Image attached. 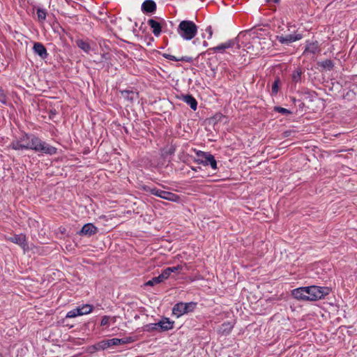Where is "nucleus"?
Instances as JSON below:
<instances>
[{
	"mask_svg": "<svg viewBox=\"0 0 357 357\" xmlns=\"http://www.w3.org/2000/svg\"><path fill=\"white\" fill-rule=\"evenodd\" d=\"M164 56L172 61H190V59L186 56H182L181 58H176V56L171 54H164Z\"/></svg>",
	"mask_w": 357,
	"mask_h": 357,
	"instance_id": "5701e85b",
	"label": "nucleus"
},
{
	"mask_svg": "<svg viewBox=\"0 0 357 357\" xmlns=\"http://www.w3.org/2000/svg\"><path fill=\"white\" fill-rule=\"evenodd\" d=\"M33 50L41 59H45L48 55L45 47L40 43H35Z\"/></svg>",
	"mask_w": 357,
	"mask_h": 357,
	"instance_id": "9b49d317",
	"label": "nucleus"
},
{
	"mask_svg": "<svg viewBox=\"0 0 357 357\" xmlns=\"http://www.w3.org/2000/svg\"><path fill=\"white\" fill-rule=\"evenodd\" d=\"M279 79H276L272 85V93L276 94L278 91Z\"/></svg>",
	"mask_w": 357,
	"mask_h": 357,
	"instance_id": "473e14b6",
	"label": "nucleus"
},
{
	"mask_svg": "<svg viewBox=\"0 0 357 357\" xmlns=\"http://www.w3.org/2000/svg\"><path fill=\"white\" fill-rule=\"evenodd\" d=\"M275 111H277L282 114H291V112L285 108L281 107H275L274 108Z\"/></svg>",
	"mask_w": 357,
	"mask_h": 357,
	"instance_id": "2f4dec72",
	"label": "nucleus"
},
{
	"mask_svg": "<svg viewBox=\"0 0 357 357\" xmlns=\"http://www.w3.org/2000/svg\"><path fill=\"white\" fill-rule=\"evenodd\" d=\"M142 9L146 13H153L156 10V4L152 0H146L142 5Z\"/></svg>",
	"mask_w": 357,
	"mask_h": 357,
	"instance_id": "f8f14e48",
	"label": "nucleus"
},
{
	"mask_svg": "<svg viewBox=\"0 0 357 357\" xmlns=\"http://www.w3.org/2000/svg\"><path fill=\"white\" fill-rule=\"evenodd\" d=\"M146 327L147 331H155L159 329V325H158V323L151 324L149 325H147Z\"/></svg>",
	"mask_w": 357,
	"mask_h": 357,
	"instance_id": "72a5a7b5",
	"label": "nucleus"
},
{
	"mask_svg": "<svg viewBox=\"0 0 357 357\" xmlns=\"http://www.w3.org/2000/svg\"><path fill=\"white\" fill-rule=\"evenodd\" d=\"M302 74H303V72H302L301 69L297 68L296 70H295L291 75L292 82L295 84L300 82L301 80Z\"/></svg>",
	"mask_w": 357,
	"mask_h": 357,
	"instance_id": "aec40b11",
	"label": "nucleus"
},
{
	"mask_svg": "<svg viewBox=\"0 0 357 357\" xmlns=\"http://www.w3.org/2000/svg\"><path fill=\"white\" fill-rule=\"evenodd\" d=\"M195 305L196 304L192 302L177 303L174 306L172 313L176 317H179L185 313L193 311Z\"/></svg>",
	"mask_w": 357,
	"mask_h": 357,
	"instance_id": "39448f33",
	"label": "nucleus"
},
{
	"mask_svg": "<svg viewBox=\"0 0 357 357\" xmlns=\"http://www.w3.org/2000/svg\"><path fill=\"white\" fill-rule=\"evenodd\" d=\"M204 45L205 46H206V45H207L206 42H204Z\"/></svg>",
	"mask_w": 357,
	"mask_h": 357,
	"instance_id": "ea45409f",
	"label": "nucleus"
},
{
	"mask_svg": "<svg viewBox=\"0 0 357 357\" xmlns=\"http://www.w3.org/2000/svg\"><path fill=\"white\" fill-rule=\"evenodd\" d=\"M148 24L151 26V28L152 29L153 33L155 36H158L160 34V33H161V26H160V24L159 22H158L157 21L154 20L153 19H150L148 21Z\"/></svg>",
	"mask_w": 357,
	"mask_h": 357,
	"instance_id": "dca6fc26",
	"label": "nucleus"
},
{
	"mask_svg": "<svg viewBox=\"0 0 357 357\" xmlns=\"http://www.w3.org/2000/svg\"><path fill=\"white\" fill-rule=\"evenodd\" d=\"M170 275H171V273H170L168 268H167L158 276H159V278L160 279V280L162 282H163L164 280H167L170 276Z\"/></svg>",
	"mask_w": 357,
	"mask_h": 357,
	"instance_id": "cd10ccee",
	"label": "nucleus"
},
{
	"mask_svg": "<svg viewBox=\"0 0 357 357\" xmlns=\"http://www.w3.org/2000/svg\"><path fill=\"white\" fill-rule=\"evenodd\" d=\"M0 101L3 103H6V96L1 90H0Z\"/></svg>",
	"mask_w": 357,
	"mask_h": 357,
	"instance_id": "e433bc0d",
	"label": "nucleus"
},
{
	"mask_svg": "<svg viewBox=\"0 0 357 357\" xmlns=\"http://www.w3.org/2000/svg\"><path fill=\"white\" fill-rule=\"evenodd\" d=\"M302 38V35L300 33L289 34L287 36H278L277 39L282 44L289 45L293 42L299 40Z\"/></svg>",
	"mask_w": 357,
	"mask_h": 357,
	"instance_id": "6e6552de",
	"label": "nucleus"
},
{
	"mask_svg": "<svg viewBox=\"0 0 357 357\" xmlns=\"http://www.w3.org/2000/svg\"><path fill=\"white\" fill-rule=\"evenodd\" d=\"M234 43H235L234 41H228V42L222 43V44H221L220 45H218L216 47L210 48L209 50L210 51H213V52H223L226 49H229L230 47H233L234 45Z\"/></svg>",
	"mask_w": 357,
	"mask_h": 357,
	"instance_id": "f3484780",
	"label": "nucleus"
},
{
	"mask_svg": "<svg viewBox=\"0 0 357 357\" xmlns=\"http://www.w3.org/2000/svg\"><path fill=\"white\" fill-rule=\"evenodd\" d=\"M161 198L174 202H178L180 199L178 195L165 190H162Z\"/></svg>",
	"mask_w": 357,
	"mask_h": 357,
	"instance_id": "a211bd4d",
	"label": "nucleus"
},
{
	"mask_svg": "<svg viewBox=\"0 0 357 357\" xmlns=\"http://www.w3.org/2000/svg\"><path fill=\"white\" fill-rule=\"evenodd\" d=\"M147 192H149L151 194L159 197L161 198L162 190L155 188H148L146 190Z\"/></svg>",
	"mask_w": 357,
	"mask_h": 357,
	"instance_id": "a878e982",
	"label": "nucleus"
},
{
	"mask_svg": "<svg viewBox=\"0 0 357 357\" xmlns=\"http://www.w3.org/2000/svg\"><path fill=\"white\" fill-rule=\"evenodd\" d=\"M10 147L14 150L32 149L38 152L54 155L56 152V149L47 143L42 142L39 138L26 134L22 135L19 138L13 140Z\"/></svg>",
	"mask_w": 357,
	"mask_h": 357,
	"instance_id": "f257e3e1",
	"label": "nucleus"
},
{
	"mask_svg": "<svg viewBox=\"0 0 357 357\" xmlns=\"http://www.w3.org/2000/svg\"><path fill=\"white\" fill-rule=\"evenodd\" d=\"M192 170H194V171H197V169H196V168H192Z\"/></svg>",
	"mask_w": 357,
	"mask_h": 357,
	"instance_id": "a19ab883",
	"label": "nucleus"
},
{
	"mask_svg": "<svg viewBox=\"0 0 357 357\" xmlns=\"http://www.w3.org/2000/svg\"><path fill=\"white\" fill-rule=\"evenodd\" d=\"M174 322L169 321L168 318H164L158 323L159 325V329L161 331H165L170 330L173 328Z\"/></svg>",
	"mask_w": 357,
	"mask_h": 357,
	"instance_id": "4468645a",
	"label": "nucleus"
},
{
	"mask_svg": "<svg viewBox=\"0 0 357 357\" xmlns=\"http://www.w3.org/2000/svg\"><path fill=\"white\" fill-rule=\"evenodd\" d=\"M307 291V301H317L321 299L328 294V289L317 286L305 287Z\"/></svg>",
	"mask_w": 357,
	"mask_h": 357,
	"instance_id": "20e7f679",
	"label": "nucleus"
},
{
	"mask_svg": "<svg viewBox=\"0 0 357 357\" xmlns=\"http://www.w3.org/2000/svg\"><path fill=\"white\" fill-rule=\"evenodd\" d=\"M122 94L124 96V98H126L130 100H132L136 96L135 93H134L133 91H123Z\"/></svg>",
	"mask_w": 357,
	"mask_h": 357,
	"instance_id": "c85d7f7f",
	"label": "nucleus"
},
{
	"mask_svg": "<svg viewBox=\"0 0 357 357\" xmlns=\"http://www.w3.org/2000/svg\"><path fill=\"white\" fill-rule=\"evenodd\" d=\"M321 66L323 68H327L328 70H331L333 68V64L332 61L329 60V59H326V60L322 61Z\"/></svg>",
	"mask_w": 357,
	"mask_h": 357,
	"instance_id": "c756f323",
	"label": "nucleus"
},
{
	"mask_svg": "<svg viewBox=\"0 0 357 357\" xmlns=\"http://www.w3.org/2000/svg\"><path fill=\"white\" fill-rule=\"evenodd\" d=\"M183 99L185 102L190 105L192 109H197V102L193 96H192L191 95H186L183 96Z\"/></svg>",
	"mask_w": 357,
	"mask_h": 357,
	"instance_id": "6ab92c4d",
	"label": "nucleus"
},
{
	"mask_svg": "<svg viewBox=\"0 0 357 357\" xmlns=\"http://www.w3.org/2000/svg\"><path fill=\"white\" fill-rule=\"evenodd\" d=\"M93 310V306L89 304L83 305L80 307H77L70 311L67 314V318H74L77 316L88 314Z\"/></svg>",
	"mask_w": 357,
	"mask_h": 357,
	"instance_id": "423d86ee",
	"label": "nucleus"
},
{
	"mask_svg": "<svg viewBox=\"0 0 357 357\" xmlns=\"http://www.w3.org/2000/svg\"><path fill=\"white\" fill-rule=\"evenodd\" d=\"M37 16L40 22H43L46 18V12L43 9L38 8L37 10Z\"/></svg>",
	"mask_w": 357,
	"mask_h": 357,
	"instance_id": "bb28decb",
	"label": "nucleus"
},
{
	"mask_svg": "<svg viewBox=\"0 0 357 357\" xmlns=\"http://www.w3.org/2000/svg\"><path fill=\"white\" fill-rule=\"evenodd\" d=\"M77 45L80 49L84 50L85 52H89L90 50L89 45L83 40H77Z\"/></svg>",
	"mask_w": 357,
	"mask_h": 357,
	"instance_id": "4be33fe9",
	"label": "nucleus"
},
{
	"mask_svg": "<svg viewBox=\"0 0 357 357\" xmlns=\"http://www.w3.org/2000/svg\"><path fill=\"white\" fill-rule=\"evenodd\" d=\"M197 155L202 156V159L197 160L198 163L203 164L204 165H210L213 169H217V162L213 155L202 151H200V153H198Z\"/></svg>",
	"mask_w": 357,
	"mask_h": 357,
	"instance_id": "0eeeda50",
	"label": "nucleus"
},
{
	"mask_svg": "<svg viewBox=\"0 0 357 357\" xmlns=\"http://www.w3.org/2000/svg\"><path fill=\"white\" fill-rule=\"evenodd\" d=\"M174 151V149H171L170 151H169V153H173Z\"/></svg>",
	"mask_w": 357,
	"mask_h": 357,
	"instance_id": "58836bf2",
	"label": "nucleus"
},
{
	"mask_svg": "<svg viewBox=\"0 0 357 357\" xmlns=\"http://www.w3.org/2000/svg\"><path fill=\"white\" fill-rule=\"evenodd\" d=\"M206 32L208 34V38H211L213 35V30L211 26H208L205 29Z\"/></svg>",
	"mask_w": 357,
	"mask_h": 357,
	"instance_id": "c9c22d12",
	"label": "nucleus"
},
{
	"mask_svg": "<svg viewBox=\"0 0 357 357\" xmlns=\"http://www.w3.org/2000/svg\"><path fill=\"white\" fill-rule=\"evenodd\" d=\"M233 326L229 322L224 323L220 328V331L223 334H228L232 329Z\"/></svg>",
	"mask_w": 357,
	"mask_h": 357,
	"instance_id": "412c9836",
	"label": "nucleus"
},
{
	"mask_svg": "<svg viewBox=\"0 0 357 357\" xmlns=\"http://www.w3.org/2000/svg\"><path fill=\"white\" fill-rule=\"evenodd\" d=\"M110 320H112L113 322H115L116 321V317H110L109 316H104L102 318V320H101V322H100V325L102 326H108L109 322Z\"/></svg>",
	"mask_w": 357,
	"mask_h": 357,
	"instance_id": "393cba45",
	"label": "nucleus"
},
{
	"mask_svg": "<svg viewBox=\"0 0 357 357\" xmlns=\"http://www.w3.org/2000/svg\"><path fill=\"white\" fill-rule=\"evenodd\" d=\"M268 3L273 2V3H278L279 0H267Z\"/></svg>",
	"mask_w": 357,
	"mask_h": 357,
	"instance_id": "4c0bfd02",
	"label": "nucleus"
},
{
	"mask_svg": "<svg viewBox=\"0 0 357 357\" xmlns=\"http://www.w3.org/2000/svg\"><path fill=\"white\" fill-rule=\"evenodd\" d=\"M257 44H259V40L257 38H253L252 40V43L251 44H248L245 46V50L247 52H250L252 51H253V48H254V45H256Z\"/></svg>",
	"mask_w": 357,
	"mask_h": 357,
	"instance_id": "b1692460",
	"label": "nucleus"
},
{
	"mask_svg": "<svg viewBox=\"0 0 357 357\" xmlns=\"http://www.w3.org/2000/svg\"><path fill=\"white\" fill-rule=\"evenodd\" d=\"M160 282H162V281L159 278V276H158V277L153 278L151 280H149L146 283V285H147V286H154L155 284H159Z\"/></svg>",
	"mask_w": 357,
	"mask_h": 357,
	"instance_id": "7c9ffc66",
	"label": "nucleus"
},
{
	"mask_svg": "<svg viewBox=\"0 0 357 357\" xmlns=\"http://www.w3.org/2000/svg\"><path fill=\"white\" fill-rule=\"evenodd\" d=\"M97 228L91 223L85 224L81 231H79L80 235L91 236L97 232Z\"/></svg>",
	"mask_w": 357,
	"mask_h": 357,
	"instance_id": "9d476101",
	"label": "nucleus"
},
{
	"mask_svg": "<svg viewBox=\"0 0 357 357\" xmlns=\"http://www.w3.org/2000/svg\"><path fill=\"white\" fill-rule=\"evenodd\" d=\"M168 269H169L170 273H175V272H178V271H181L182 269V266L178 265L176 266L168 267Z\"/></svg>",
	"mask_w": 357,
	"mask_h": 357,
	"instance_id": "f704fd0d",
	"label": "nucleus"
},
{
	"mask_svg": "<svg viewBox=\"0 0 357 357\" xmlns=\"http://www.w3.org/2000/svg\"><path fill=\"white\" fill-rule=\"evenodd\" d=\"M10 241L20 245L22 248L26 246L25 236L23 234L13 235L8 238Z\"/></svg>",
	"mask_w": 357,
	"mask_h": 357,
	"instance_id": "ddd939ff",
	"label": "nucleus"
},
{
	"mask_svg": "<svg viewBox=\"0 0 357 357\" xmlns=\"http://www.w3.org/2000/svg\"><path fill=\"white\" fill-rule=\"evenodd\" d=\"M320 51L319 46L317 41L307 43L305 49V53H310V54H316Z\"/></svg>",
	"mask_w": 357,
	"mask_h": 357,
	"instance_id": "2eb2a0df",
	"label": "nucleus"
},
{
	"mask_svg": "<svg viewBox=\"0 0 357 357\" xmlns=\"http://www.w3.org/2000/svg\"><path fill=\"white\" fill-rule=\"evenodd\" d=\"M134 340L132 337H128L125 338H112L109 340H104L102 341L99 342L95 345V349L96 350H104L107 348H109L112 346H117L120 344H125L128 343L132 342Z\"/></svg>",
	"mask_w": 357,
	"mask_h": 357,
	"instance_id": "7ed1b4c3",
	"label": "nucleus"
},
{
	"mask_svg": "<svg viewBox=\"0 0 357 357\" xmlns=\"http://www.w3.org/2000/svg\"><path fill=\"white\" fill-rule=\"evenodd\" d=\"M291 295L299 301H307V291L305 287H299L291 291Z\"/></svg>",
	"mask_w": 357,
	"mask_h": 357,
	"instance_id": "1a4fd4ad",
	"label": "nucleus"
},
{
	"mask_svg": "<svg viewBox=\"0 0 357 357\" xmlns=\"http://www.w3.org/2000/svg\"><path fill=\"white\" fill-rule=\"evenodd\" d=\"M177 32L184 40H192L197 33V25L190 20H183L177 28Z\"/></svg>",
	"mask_w": 357,
	"mask_h": 357,
	"instance_id": "f03ea898",
	"label": "nucleus"
}]
</instances>
